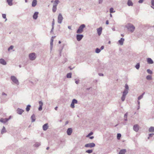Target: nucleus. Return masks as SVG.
Here are the masks:
<instances>
[{"label":"nucleus","instance_id":"nucleus-1","mask_svg":"<svg viewBox=\"0 0 154 154\" xmlns=\"http://www.w3.org/2000/svg\"><path fill=\"white\" fill-rule=\"evenodd\" d=\"M128 30L131 32H133L135 29V27L134 25L131 24H128L126 26Z\"/></svg>","mask_w":154,"mask_h":154},{"label":"nucleus","instance_id":"nucleus-2","mask_svg":"<svg viewBox=\"0 0 154 154\" xmlns=\"http://www.w3.org/2000/svg\"><path fill=\"white\" fill-rule=\"evenodd\" d=\"M85 27L84 24H82L79 26L78 29L77 31L76 32L77 33H81L83 31V29Z\"/></svg>","mask_w":154,"mask_h":154},{"label":"nucleus","instance_id":"nucleus-3","mask_svg":"<svg viewBox=\"0 0 154 154\" xmlns=\"http://www.w3.org/2000/svg\"><path fill=\"white\" fill-rule=\"evenodd\" d=\"M11 79L12 81L15 84L18 85L19 84V82L17 78L14 76H11Z\"/></svg>","mask_w":154,"mask_h":154},{"label":"nucleus","instance_id":"nucleus-4","mask_svg":"<svg viewBox=\"0 0 154 154\" xmlns=\"http://www.w3.org/2000/svg\"><path fill=\"white\" fill-rule=\"evenodd\" d=\"M29 59L31 60H33L35 59L36 57V55L34 53H32L29 54Z\"/></svg>","mask_w":154,"mask_h":154},{"label":"nucleus","instance_id":"nucleus-5","mask_svg":"<svg viewBox=\"0 0 154 154\" xmlns=\"http://www.w3.org/2000/svg\"><path fill=\"white\" fill-rule=\"evenodd\" d=\"M63 18L62 14L61 13H60L58 16L57 18V22L58 23L60 24L61 23Z\"/></svg>","mask_w":154,"mask_h":154},{"label":"nucleus","instance_id":"nucleus-6","mask_svg":"<svg viewBox=\"0 0 154 154\" xmlns=\"http://www.w3.org/2000/svg\"><path fill=\"white\" fill-rule=\"evenodd\" d=\"M95 146V144L94 143H90L86 144L85 145V147H86L92 148Z\"/></svg>","mask_w":154,"mask_h":154},{"label":"nucleus","instance_id":"nucleus-7","mask_svg":"<svg viewBox=\"0 0 154 154\" xmlns=\"http://www.w3.org/2000/svg\"><path fill=\"white\" fill-rule=\"evenodd\" d=\"M76 39L78 41H80L82 38L83 35L81 34H77L76 35Z\"/></svg>","mask_w":154,"mask_h":154},{"label":"nucleus","instance_id":"nucleus-8","mask_svg":"<svg viewBox=\"0 0 154 154\" xmlns=\"http://www.w3.org/2000/svg\"><path fill=\"white\" fill-rule=\"evenodd\" d=\"M55 37V36H52L51 39L50 41V49L51 50L53 46V42L54 41V39Z\"/></svg>","mask_w":154,"mask_h":154},{"label":"nucleus","instance_id":"nucleus-9","mask_svg":"<svg viewBox=\"0 0 154 154\" xmlns=\"http://www.w3.org/2000/svg\"><path fill=\"white\" fill-rule=\"evenodd\" d=\"M133 130L136 132L138 131L139 130V127L138 125L136 124L133 126Z\"/></svg>","mask_w":154,"mask_h":154},{"label":"nucleus","instance_id":"nucleus-10","mask_svg":"<svg viewBox=\"0 0 154 154\" xmlns=\"http://www.w3.org/2000/svg\"><path fill=\"white\" fill-rule=\"evenodd\" d=\"M97 31L98 35L100 36L101 34L102 28V27H100L99 28L97 29Z\"/></svg>","mask_w":154,"mask_h":154},{"label":"nucleus","instance_id":"nucleus-11","mask_svg":"<svg viewBox=\"0 0 154 154\" xmlns=\"http://www.w3.org/2000/svg\"><path fill=\"white\" fill-rule=\"evenodd\" d=\"M72 130L71 128H69L68 129L67 131V133L68 135H71L72 133Z\"/></svg>","mask_w":154,"mask_h":154},{"label":"nucleus","instance_id":"nucleus-12","mask_svg":"<svg viewBox=\"0 0 154 154\" xmlns=\"http://www.w3.org/2000/svg\"><path fill=\"white\" fill-rule=\"evenodd\" d=\"M23 112L24 110L23 109L19 108H18L17 110V113L20 115H21Z\"/></svg>","mask_w":154,"mask_h":154},{"label":"nucleus","instance_id":"nucleus-13","mask_svg":"<svg viewBox=\"0 0 154 154\" xmlns=\"http://www.w3.org/2000/svg\"><path fill=\"white\" fill-rule=\"evenodd\" d=\"M39 107L38 108V110L39 111H41L42 109V106L43 105V103L42 101H40L39 102Z\"/></svg>","mask_w":154,"mask_h":154},{"label":"nucleus","instance_id":"nucleus-14","mask_svg":"<svg viewBox=\"0 0 154 154\" xmlns=\"http://www.w3.org/2000/svg\"><path fill=\"white\" fill-rule=\"evenodd\" d=\"M0 63L3 65H6L7 64L6 61L3 59H0Z\"/></svg>","mask_w":154,"mask_h":154},{"label":"nucleus","instance_id":"nucleus-15","mask_svg":"<svg viewBox=\"0 0 154 154\" xmlns=\"http://www.w3.org/2000/svg\"><path fill=\"white\" fill-rule=\"evenodd\" d=\"M43 129L44 131H46L48 128V124L46 123L43 125Z\"/></svg>","mask_w":154,"mask_h":154},{"label":"nucleus","instance_id":"nucleus-16","mask_svg":"<svg viewBox=\"0 0 154 154\" xmlns=\"http://www.w3.org/2000/svg\"><path fill=\"white\" fill-rule=\"evenodd\" d=\"M38 12H35L33 16V18L36 20L37 19L38 17Z\"/></svg>","mask_w":154,"mask_h":154},{"label":"nucleus","instance_id":"nucleus-17","mask_svg":"<svg viewBox=\"0 0 154 154\" xmlns=\"http://www.w3.org/2000/svg\"><path fill=\"white\" fill-rule=\"evenodd\" d=\"M147 62L148 64H152L153 63V61L150 58H148L147 59Z\"/></svg>","mask_w":154,"mask_h":154},{"label":"nucleus","instance_id":"nucleus-18","mask_svg":"<svg viewBox=\"0 0 154 154\" xmlns=\"http://www.w3.org/2000/svg\"><path fill=\"white\" fill-rule=\"evenodd\" d=\"M9 119L7 118L5 119L2 118L0 119V121L2 122L5 123Z\"/></svg>","mask_w":154,"mask_h":154},{"label":"nucleus","instance_id":"nucleus-19","mask_svg":"<svg viewBox=\"0 0 154 154\" xmlns=\"http://www.w3.org/2000/svg\"><path fill=\"white\" fill-rule=\"evenodd\" d=\"M124 40L125 39L124 38H121V39L118 41V42H119L120 45H122L123 44V42Z\"/></svg>","mask_w":154,"mask_h":154},{"label":"nucleus","instance_id":"nucleus-20","mask_svg":"<svg viewBox=\"0 0 154 154\" xmlns=\"http://www.w3.org/2000/svg\"><path fill=\"white\" fill-rule=\"evenodd\" d=\"M126 152V150L125 149H122L120 150L119 154H125Z\"/></svg>","mask_w":154,"mask_h":154},{"label":"nucleus","instance_id":"nucleus-21","mask_svg":"<svg viewBox=\"0 0 154 154\" xmlns=\"http://www.w3.org/2000/svg\"><path fill=\"white\" fill-rule=\"evenodd\" d=\"M59 2V0H55L54 1V3L53 6L57 7Z\"/></svg>","mask_w":154,"mask_h":154},{"label":"nucleus","instance_id":"nucleus-22","mask_svg":"<svg viewBox=\"0 0 154 154\" xmlns=\"http://www.w3.org/2000/svg\"><path fill=\"white\" fill-rule=\"evenodd\" d=\"M37 2L36 0H33L32 3V6L35 7L37 5Z\"/></svg>","mask_w":154,"mask_h":154},{"label":"nucleus","instance_id":"nucleus-23","mask_svg":"<svg viewBox=\"0 0 154 154\" xmlns=\"http://www.w3.org/2000/svg\"><path fill=\"white\" fill-rule=\"evenodd\" d=\"M149 131L150 132H154V127L152 126L150 127L149 128Z\"/></svg>","mask_w":154,"mask_h":154},{"label":"nucleus","instance_id":"nucleus-24","mask_svg":"<svg viewBox=\"0 0 154 154\" xmlns=\"http://www.w3.org/2000/svg\"><path fill=\"white\" fill-rule=\"evenodd\" d=\"M31 118L32 119V122H33L35 120V116L34 114H33L31 116Z\"/></svg>","mask_w":154,"mask_h":154},{"label":"nucleus","instance_id":"nucleus-25","mask_svg":"<svg viewBox=\"0 0 154 154\" xmlns=\"http://www.w3.org/2000/svg\"><path fill=\"white\" fill-rule=\"evenodd\" d=\"M127 4L128 6H132L133 5V3L130 0H128Z\"/></svg>","mask_w":154,"mask_h":154},{"label":"nucleus","instance_id":"nucleus-26","mask_svg":"<svg viewBox=\"0 0 154 154\" xmlns=\"http://www.w3.org/2000/svg\"><path fill=\"white\" fill-rule=\"evenodd\" d=\"M128 93V90H124L122 96H125L127 95V94Z\"/></svg>","mask_w":154,"mask_h":154},{"label":"nucleus","instance_id":"nucleus-27","mask_svg":"<svg viewBox=\"0 0 154 154\" xmlns=\"http://www.w3.org/2000/svg\"><path fill=\"white\" fill-rule=\"evenodd\" d=\"M12 0H7V2L8 5L10 6H12L13 5L12 3Z\"/></svg>","mask_w":154,"mask_h":154},{"label":"nucleus","instance_id":"nucleus-28","mask_svg":"<svg viewBox=\"0 0 154 154\" xmlns=\"http://www.w3.org/2000/svg\"><path fill=\"white\" fill-rule=\"evenodd\" d=\"M41 145V143L39 142H36L34 146L35 147H38Z\"/></svg>","mask_w":154,"mask_h":154},{"label":"nucleus","instance_id":"nucleus-29","mask_svg":"<svg viewBox=\"0 0 154 154\" xmlns=\"http://www.w3.org/2000/svg\"><path fill=\"white\" fill-rule=\"evenodd\" d=\"M146 79L148 80H151L152 79V77L151 75H148L146 77Z\"/></svg>","mask_w":154,"mask_h":154},{"label":"nucleus","instance_id":"nucleus-30","mask_svg":"<svg viewBox=\"0 0 154 154\" xmlns=\"http://www.w3.org/2000/svg\"><path fill=\"white\" fill-rule=\"evenodd\" d=\"M145 93V92H143L141 95L138 98V100H139L143 98V95Z\"/></svg>","mask_w":154,"mask_h":154},{"label":"nucleus","instance_id":"nucleus-31","mask_svg":"<svg viewBox=\"0 0 154 154\" xmlns=\"http://www.w3.org/2000/svg\"><path fill=\"white\" fill-rule=\"evenodd\" d=\"M6 131L5 130V128L4 126H3V128L2 130L1 133L3 134L4 133L6 132Z\"/></svg>","mask_w":154,"mask_h":154},{"label":"nucleus","instance_id":"nucleus-32","mask_svg":"<svg viewBox=\"0 0 154 154\" xmlns=\"http://www.w3.org/2000/svg\"><path fill=\"white\" fill-rule=\"evenodd\" d=\"M72 77V73H69L67 74L66 77L68 78H70Z\"/></svg>","mask_w":154,"mask_h":154},{"label":"nucleus","instance_id":"nucleus-33","mask_svg":"<svg viewBox=\"0 0 154 154\" xmlns=\"http://www.w3.org/2000/svg\"><path fill=\"white\" fill-rule=\"evenodd\" d=\"M31 107V106L30 105H28L26 108V111L27 112H28L30 109V107Z\"/></svg>","mask_w":154,"mask_h":154},{"label":"nucleus","instance_id":"nucleus-34","mask_svg":"<svg viewBox=\"0 0 154 154\" xmlns=\"http://www.w3.org/2000/svg\"><path fill=\"white\" fill-rule=\"evenodd\" d=\"M140 66V64L139 63H137V64L135 66V67L137 69H138Z\"/></svg>","mask_w":154,"mask_h":154},{"label":"nucleus","instance_id":"nucleus-35","mask_svg":"<svg viewBox=\"0 0 154 154\" xmlns=\"http://www.w3.org/2000/svg\"><path fill=\"white\" fill-rule=\"evenodd\" d=\"M101 51V50L99 48H97L96 49L95 52L97 53H99Z\"/></svg>","mask_w":154,"mask_h":154},{"label":"nucleus","instance_id":"nucleus-36","mask_svg":"<svg viewBox=\"0 0 154 154\" xmlns=\"http://www.w3.org/2000/svg\"><path fill=\"white\" fill-rule=\"evenodd\" d=\"M93 152V150L92 149H89L86 151V152L90 154Z\"/></svg>","mask_w":154,"mask_h":154},{"label":"nucleus","instance_id":"nucleus-37","mask_svg":"<svg viewBox=\"0 0 154 154\" xmlns=\"http://www.w3.org/2000/svg\"><path fill=\"white\" fill-rule=\"evenodd\" d=\"M57 10V7L53 6L52 11L53 12H55Z\"/></svg>","mask_w":154,"mask_h":154},{"label":"nucleus","instance_id":"nucleus-38","mask_svg":"<svg viewBox=\"0 0 154 154\" xmlns=\"http://www.w3.org/2000/svg\"><path fill=\"white\" fill-rule=\"evenodd\" d=\"M147 72L149 74H151L152 73V72L149 69L147 70Z\"/></svg>","mask_w":154,"mask_h":154},{"label":"nucleus","instance_id":"nucleus-39","mask_svg":"<svg viewBox=\"0 0 154 154\" xmlns=\"http://www.w3.org/2000/svg\"><path fill=\"white\" fill-rule=\"evenodd\" d=\"M109 12L110 13H112L115 12V11H114V9L112 8H111L109 9Z\"/></svg>","mask_w":154,"mask_h":154},{"label":"nucleus","instance_id":"nucleus-40","mask_svg":"<svg viewBox=\"0 0 154 154\" xmlns=\"http://www.w3.org/2000/svg\"><path fill=\"white\" fill-rule=\"evenodd\" d=\"M128 116L127 112L124 115V120L125 121L127 120V117Z\"/></svg>","mask_w":154,"mask_h":154},{"label":"nucleus","instance_id":"nucleus-41","mask_svg":"<svg viewBox=\"0 0 154 154\" xmlns=\"http://www.w3.org/2000/svg\"><path fill=\"white\" fill-rule=\"evenodd\" d=\"M121 136V135L120 133H118L117 134V138L118 140L120 139V138Z\"/></svg>","mask_w":154,"mask_h":154},{"label":"nucleus","instance_id":"nucleus-42","mask_svg":"<svg viewBox=\"0 0 154 154\" xmlns=\"http://www.w3.org/2000/svg\"><path fill=\"white\" fill-rule=\"evenodd\" d=\"M72 101L74 104H77L78 103V101L76 99H73Z\"/></svg>","mask_w":154,"mask_h":154},{"label":"nucleus","instance_id":"nucleus-43","mask_svg":"<svg viewBox=\"0 0 154 154\" xmlns=\"http://www.w3.org/2000/svg\"><path fill=\"white\" fill-rule=\"evenodd\" d=\"M74 104H75L72 101L70 105V106L71 108H74L75 107Z\"/></svg>","mask_w":154,"mask_h":154},{"label":"nucleus","instance_id":"nucleus-44","mask_svg":"<svg viewBox=\"0 0 154 154\" xmlns=\"http://www.w3.org/2000/svg\"><path fill=\"white\" fill-rule=\"evenodd\" d=\"M14 48V46L13 45H11L8 49V50L9 51L10 50H12Z\"/></svg>","mask_w":154,"mask_h":154},{"label":"nucleus","instance_id":"nucleus-45","mask_svg":"<svg viewBox=\"0 0 154 154\" xmlns=\"http://www.w3.org/2000/svg\"><path fill=\"white\" fill-rule=\"evenodd\" d=\"M125 88L126 89L125 90H128L129 89V87H128V85L127 84H126L125 85Z\"/></svg>","mask_w":154,"mask_h":154},{"label":"nucleus","instance_id":"nucleus-46","mask_svg":"<svg viewBox=\"0 0 154 154\" xmlns=\"http://www.w3.org/2000/svg\"><path fill=\"white\" fill-rule=\"evenodd\" d=\"M125 96H123L122 95V96L121 97L122 100V101H124L125 100Z\"/></svg>","mask_w":154,"mask_h":154},{"label":"nucleus","instance_id":"nucleus-47","mask_svg":"<svg viewBox=\"0 0 154 154\" xmlns=\"http://www.w3.org/2000/svg\"><path fill=\"white\" fill-rule=\"evenodd\" d=\"M2 17L3 18L6 19L5 21L7 20L6 18V15L5 14H2Z\"/></svg>","mask_w":154,"mask_h":154},{"label":"nucleus","instance_id":"nucleus-48","mask_svg":"<svg viewBox=\"0 0 154 154\" xmlns=\"http://www.w3.org/2000/svg\"><path fill=\"white\" fill-rule=\"evenodd\" d=\"M54 19H53V21H52V27H54Z\"/></svg>","mask_w":154,"mask_h":154},{"label":"nucleus","instance_id":"nucleus-49","mask_svg":"<svg viewBox=\"0 0 154 154\" xmlns=\"http://www.w3.org/2000/svg\"><path fill=\"white\" fill-rule=\"evenodd\" d=\"M93 134V133L92 132H91L87 135L86 137H88L92 135Z\"/></svg>","mask_w":154,"mask_h":154},{"label":"nucleus","instance_id":"nucleus-50","mask_svg":"<svg viewBox=\"0 0 154 154\" xmlns=\"http://www.w3.org/2000/svg\"><path fill=\"white\" fill-rule=\"evenodd\" d=\"M54 27H52V29H51V30L50 31L51 33H53V30L54 29Z\"/></svg>","mask_w":154,"mask_h":154},{"label":"nucleus","instance_id":"nucleus-51","mask_svg":"<svg viewBox=\"0 0 154 154\" xmlns=\"http://www.w3.org/2000/svg\"><path fill=\"white\" fill-rule=\"evenodd\" d=\"M151 4L152 6H154V0H151Z\"/></svg>","mask_w":154,"mask_h":154},{"label":"nucleus","instance_id":"nucleus-52","mask_svg":"<svg viewBox=\"0 0 154 154\" xmlns=\"http://www.w3.org/2000/svg\"><path fill=\"white\" fill-rule=\"evenodd\" d=\"M103 2V0H99L98 1V3L99 4H102Z\"/></svg>","mask_w":154,"mask_h":154},{"label":"nucleus","instance_id":"nucleus-53","mask_svg":"<svg viewBox=\"0 0 154 154\" xmlns=\"http://www.w3.org/2000/svg\"><path fill=\"white\" fill-rule=\"evenodd\" d=\"M61 52H62V50H59V55L60 57L61 56Z\"/></svg>","mask_w":154,"mask_h":154},{"label":"nucleus","instance_id":"nucleus-54","mask_svg":"<svg viewBox=\"0 0 154 154\" xmlns=\"http://www.w3.org/2000/svg\"><path fill=\"white\" fill-rule=\"evenodd\" d=\"M79 80H76L75 81V83L77 84H79Z\"/></svg>","mask_w":154,"mask_h":154},{"label":"nucleus","instance_id":"nucleus-55","mask_svg":"<svg viewBox=\"0 0 154 154\" xmlns=\"http://www.w3.org/2000/svg\"><path fill=\"white\" fill-rule=\"evenodd\" d=\"M154 135V134H153V133H152V134H149V137H152V136H153V135Z\"/></svg>","mask_w":154,"mask_h":154},{"label":"nucleus","instance_id":"nucleus-56","mask_svg":"<svg viewBox=\"0 0 154 154\" xmlns=\"http://www.w3.org/2000/svg\"><path fill=\"white\" fill-rule=\"evenodd\" d=\"M144 0H139L138 1V2L140 3H142Z\"/></svg>","mask_w":154,"mask_h":154},{"label":"nucleus","instance_id":"nucleus-57","mask_svg":"<svg viewBox=\"0 0 154 154\" xmlns=\"http://www.w3.org/2000/svg\"><path fill=\"white\" fill-rule=\"evenodd\" d=\"M2 95H5L6 96H7V94L6 93H4V92L2 93Z\"/></svg>","mask_w":154,"mask_h":154},{"label":"nucleus","instance_id":"nucleus-58","mask_svg":"<svg viewBox=\"0 0 154 154\" xmlns=\"http://www.w3.org/2000/svg\"><path fill=\"white\" fill-rule=\"evenodd\" d=\"M104 48V46H101L100 48V49L101 50L103 49Z\"/></svg>","mask_w":154,"mask_h":154},{"label":"nucleus","instance_id":"nucleus-59","mask_svg":"<svg viewBox=\"0 0 154 154\" xmlns=\"http://www.w3.org/2000/svg\"><path fill=\"white\" fill-rule=\"evenodd\" d=\"M106 23L107 25L109 24V21L108 20H106Z\"/></svg>","mask_w":154,"mask_h":154},{"label":"nucleus","instance_id":"nucleus-60","mask_svg":"<svg viewBox=\"0 0 154 154\" xmlns=\"http://www.w3.org/2000/svg\"><path fill=\"white\" fill-rule=\"evenodd\" d=\"M68 28L69 29H71V26H68Z\"/></svg>","mask_w":154,"mask_h":154},{"label":"nucleus","instance_id":"nucleus-61","mask_svg":"<svg viewBox=\"0 0 154 154\" xmlns=\"http://www.w3.org/2000/svg\"><path fill=\"white\" fill-rule=\"evenodd\" d=\"M99 75L100 76H103V74L102 73H99Z\"/></svg>","mask_w":154,"mask_h":154},{"label":"nucleus","instance_id":"nucleus-62","mask_svg":"<svg viewBox=\"0 0 154 154\" xmlns=\"http://www.w3.org/2000/svg\"><path fill=\"white\" fill-rule=\"evenodd\" d=\"M94 138V136H91V137H90L89 138L91 139H93Z\"/></svg>","mask_w":154,"mask_h":154},{"label":"nucleus","instance_id":"nucleus-63","mask_svg":"<svg viewBox=\"0 0 154 154\" xmlns=\"http://www.w3.org/2000/svg\"><path fill=\"white\" fill-rule=\"evenodd\" d=\"M137 103L138 104V105L140 106V102L139 101H137Z\"/></svg>","mask_w":154,"mask_h":154},{"label":"nucleus","instance_id":"nucleus-64","mask_svg":"<svg viewBox=\"0 0 154 154\" xmlns=\"http://www.w3.org/2000/svg\"><path fill=\"white\" fill-rule=\"evenodd\" d=\"M57 108H58L57 107V106H56V107L55 108V109H55V110H57Z\"/></svg>","mask_w":154,"mask_h":154}]
</instances>
